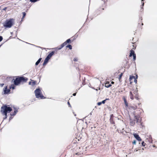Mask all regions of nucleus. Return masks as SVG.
I'll return each instance as SVG.
<instances>
[{
	"label": "nucleus",
	"instance_id": "nucleus-20",
	"mask_svg": "<svg viewBox=\"0 0 157 157\" xmlns=\"http://www.w3.org/2000/svg\"><path fill=\"white\" fill-rule=\"evenodd\" d=\"M130 108L135 110L137 109V106L136 105L131 106H130Z\"/></svg>",
	"mask_w": 157,
	"mask_h": 157
},
{
	"label": "nucleus",
	"instance_id": "nucleus-30",
	"mask_svg": "<svg viewBox=\"0 0 157 157\" xmlns=\"http://www.w3.org/2000/svg\"><path fill=\"white\" fill-rule=\"evenodd\" d=\"M133 48H132L133 49H135L136 48V45H133Z\"/></svg>",
	"mask_w": 157,
	"mask_h": 157
},
{
	"label": "nucleus",
	"instance_id": "nucleus-13",
	"mask_svg": "<svg viewBox=\"0 0 157 157\" xmlns=\"http://www.w3.org/2000/svg\"><path fill=\"white\" fill-rule=\"evenodd\" d=\"M134 137L137 140L139 141L141 140V139L140 137L139 136V135L137 134H133Z\"/></svg>",
	"mask_w": 157,
	"mask_h": 157
},
{
	"label": "nucleus",
	"instance_id": "nucleus-8",
	"mask_svg": "<svg viewBox=\"0 0 157 157\" xmlns=\"http://www.w3.org/2000/svg\"><path fill=\"white\" fill-rule=\"evenodd\" d=\"M133 79L134 80V82H135L136 83H137V80H136V78L134 76H130L129 78V81L131 84L132 83H133V81L132 80Z\"/></svg>",
	"mask_w": 157,
	"mask_h": 157
},
{
	"label": "nucleus",
	"instance_id": "nucleus-41",
	"mask_svg": "<svg viewBox=\"0 0 157 157\" xmlns=\"http://www.w3.org/2000/svg\"><path fill=\"white\" fill-rule=\"evenodd\" d=\"M6 8H4V9H3V10H6Z\"/></svg>",
	"mask_w": 157,
	"mask_h": 157
},
{
	"label": "nucleus",
	"instance_id": "nucleus-38",
	"mask_svg": "<svg viewBox=\"0 0 157 157\" xmlns=\"http://www.w3.org/2000/svg\"><path fill=\"white\" fill-rule=\"evenodd\" d=\"M15 38L14 37H12V36H11L10 37V39H12V38Z\"/></svg>",
	"mask_w": 157,
	"mask_h": 157
},
{
	"label": "nucleus",
	"instance_id": "nucleus-14",
	"mask_svg": "<svg viewBox=\"0 0 157 157\" xmlns=\"http://www.w3.org/2000/svg\"><path fill=\"white\" fill-rule=\"evenodd\" d=\"M55 53L54 51H52L51 53H49L47 56V58L49 59L52 57V56L54 55Z\"/></svg>",
	"mask_w": 157,
	"mask_h": 157
},
{
	"label": "nucleus",
	"instance_id": "nucleus-11",
	"mask_svg": "<svg viewBox=\"0 0 157 157\" xmlns=\"http://www.w3.org/2000/svg\"><path fill=\"white\" fill-rule=\"evenodd\" d=\"M123 99L124 100V103L125 105V107L127 108L128 106V103L125 97L124 96L123 97Z\"/></svg>",
	"mask_w": 157,
	"mask_h": 157
},
{
	"label": "nucleus",
	"instance_id": "nucleus-33",
	"mask_svg": "<svg viewBox=\"0 0 157 157\" xmlns=\"http://www.w3.org/2000/svg\"><path fill=\"white\" fill-rule=\"evenodd\" d=\"M135 98L137 100H138L139 99V98H138V97L137 96H136V95L135 97Z\"/></svg>",
	"mask_w": 157,
	"mask_h": 157
},
{
	"label": "nucleus",
	"instance_id": "nucleus-18",
	"mask_svg": "<svg viewBox=\"0 0 157 157\" xmlns=\"http://www.w3.org/2000/svg\"><path fill=\"white\" fill-rule=\"evenodd\" d=\"M130 98L132 100H133L134 99V98L133 97V95L132 94V93L131 91L130 92Z\"/></svg>",
	"mask_w": 157,
	"mask_h": 157
},
{
	"label": "nucleus",
	"instance_id": "nucleus-22",
	"mask_svg": "<svg viewBox=\"0 0 157 157\" xmlns=\"http://www.w3.org/2000/svg\"><path fill=\"white\" fill-rule=\"evenodd\" d=\"M123 73H122L121 74L119 75L118 78L120 81L121 79V77L123 75Z\"/></svg>",
	"mask_w": 157,
	"mask_h": 157
},
{
	"label": "nucleus",
	"instance_id": "nucleus-31",
	"mask_svg": "<svg viewBox=\"0 0 157 157\" xmlns=\"http://www.w3.org/2000/svg\"><path fill=\"white\" fill-rule=\"evenodd\" d=\"M132 143L133 144H136V140H134L132 142Z\"/></svg>",
	"mask_w": 157,
	"mask_h": 157
},
{
	"label": "nucleus",
	"instance_id": "nucleus-35",
	"mask_svg": "<svg viewBox=\"0 0 157 157\" xmlns=\"http://www.w3.org/2000/svg\"><path fill=\"white\" fill-rule=\"evenodd\" d=\"M77 36L76 34L73 37V39H74L76 36Z\"/></svg>",
	"mask_w": 157,
	"mask_h": 157
},
{
	"label": "nucleus",
	"instance_id": "nucleus-24",
	"mask_svg": "<svg viewBox=\"0 0 157 157\" xmlns=\"http://www.w3.org/2000/svg\"><path fill=\"white\" fill-rule=\"evenodd\" d=\"M22 14L23 15V17L22 18V19L24 18L25 17L26 15V13L25 12H23L22 13Z\"/></svg>",
	"mask_w": 157,
	"mask_h": 157
},
{
	"label": "nucleus",
	"instance_id": "nucleus-29",
	"mask_svg": "<svg viewBox=\"0 0 157 157\" xmlns=\"http://www.w3.org/2000/svg\"><path fill=\"white\" fill-rule=\"evenodd\" d=\"M67 104H68V105L69 106V107H71V106L70 104V103L69 102V101H68L67 102Z\"/></svg>",
	"mask_w": 157,
	"mask_h": 157
},
{
	"label": "nucleus",
	"instance_id": "nucleus-16",
	"mask_svg": "<svg viewBox=\"0 0 157 157\" xmlns=\"http://www.w3.org/2000/svg\"><path fill=\"white\" fill-rule=\"evenodd\" d=\"M49 59L47 58V57L45 58V59L44 60V62L43 63V65L45 66L46 64L48 63V62Z\"/></svg>",
	"mask_w": 157,
	"mask_h": 157
},
{
	"label": "nucleus",
	"instance_id": "nucleus-26",
	"mask_svg": "<svg viewBox=\"0 0 157 157\" xmlns=\"http://www.w3.org/2000/svg\"><path fill=\"white\" fill-rule=\"evenodd\" d=\"M146 144L144 142V141H143L142 143V145L143 146H145Z\"/></svg>",
	"mask_w": 157,
	"mask_h": 157
},
{
	"label": "nucleus",
	"instance_id": "nucleus-2",
	"mask_svg": "<svg viewBox=\"0 0 157 157\" xmlns=\"http://www.w3.org/2000/svg\"><path fill=\"white\" fill-rule=\"evenodd\" d=\"M12 110V108L10 107H8L7 105H4L2 107L1 112L3 115H5L4 119L7 118V113H10Z\"/></svg>",
	"mask_w": 157,
	"mask_h": 157
},
{
	"label": "nucleus",
	"instance_id": "nucleus-28",
	"mask_svg": "<svg viewBox=\"0 0 157 157\" xmlns=\"http://www.w3.org/2000/svg\"><path fill=\"white\" fill-rule=\"evenodd\" d=\"M78 58H75L74 59V61H77L78 60Z\"/></svg>",
	"mask_w": 157,
	"mask_h": 157
},
{
	"label": "nucleus",
	"instance_id": "nucleus-43",
	"mask_svg": "<svg viewBox=\"0 0 157 157\" xmlns=\"http://www.w3.org/2000/svg\"><path fill=\"white\" fill-rule=\"evenodd\" d=\"M142 19H141V21L142 20Z\"/></svg>",
	"mask_w": 157,
	"mask_h": 157
},
{
	"label": "nucleus",
	"instance_id": "nucleus-32",
	"mask_svg": "<svg viewBox=\"0 0 157 157\" xmlns=\"http://www.w3.org/2000/svg\"><path fill=\"white\" fill-rule=\"evenodd\" d=\"M102 104V102H99L98 103V105H100Z\"/></svg>",
	"mask_w": 157,
	"mask_h": 157
},
{
	"label": "nucleus",
	"instance_id": "nucleus-40",
	"mask_svg": "<svg viewBox=\"0 0 157 157\" xmlns=\"http://www.w3.org/2000/svg\"><path fill=\"white\" fill-rule=\"evenodd\" d=\"M136 79H137V77H138L137 75H136Z\"/></svg>",
	"mask_w": 157,
	"mask_h": 157
},
{
	"label": "nucleus",
	"instance_id": "nucleus-4",
	"mask_svg": "<svg viewBox=\"0 0 157 157\" xmlns=\"http://www.w3.org/2000/svg\"><path fill=\"white\" fill-rule=\"evenodd\" d=\"M34 93L36 98L40 99H44L45 98L42 93L41 90L40 88L36 89L35 90Z\"/></svg>",
	"mask_w": 157,
	"mask_h": 157
},
{
	"label": "nucleus",
	"instance_id": "nucleus-42",
	"mask_svg": "<svg viewBox=\"0 0 157 157\" xmlns=\"http://www.w3.org/2000/svg\"><path fill=\"white\" fill-rule=\"evenodd\" d=\"M143 25V23H141V25Z\"/></svg>",
	"mask_w": 157,
	"mask_h": 157
},
{
	"label": "nucleus",
	"instance_id": "nucleus-6",
	"mask_svg": "<svg viewBox=\"0 0 157 157\" xmlns=\"http://www.w3.org/2000/svg\"><path fill=\"white\" fill-rule=\"evenodd\" d=\"M77 150H78V151L75 154L74 156L75 157L76 155H77L78 156V157H80L81 155L82 154V149L80 147L77 148Z\"/></svg>",
	"mask_w": 157,
	"mask_h": 157
},
{
	"label": "nucleus",
	"instance_id": "nucleus-23",
	"mask_svg": "<svg viewBox=\"0 0 157 157\" xmlns=\"http://www.w3.org/2000/svg\"><path fill=\"white\" fill-rule=\"evenodd\" d=\"M67 48H68L70 49H72V47L71 45L69 44L66 46Z\"/></svg>",
	"mask_w": 157,
	"mask_h": 157
},
{
	"label": "nucleus",
	"instance_id": "nucleus-7",
	"mask_svg": "<svg viewBox=\"0 0 157 157\" xmlns=\"http://www.w3.org/2000/svg\"><path fill=\"white\" fill-rule=\"evenodd\" d=\"M71 40H67L65 42L62 44L60 46L58 47L57 48L58 50L60 49L66 45L67 43H70L71 42Z\"/></svg>",
	"mask_w": 157,
	"mask_h": 157
},
{
	"label": "nucleus",
	"instance_id": "nucleus-10",
	"mask_svg": "<svg viewBox=\"0 0 157 157\" xmlns=\"http://www.w3.org/2000/svg\"><path fill=\"white\" fill-rule=\"evenodd\" d=\"M114 116L113 114H112L110 116V118L109 119V121L112 124H115V123L113 119Z\"/></svg>",
	"mask_w": 157,
	"mask_h": 157
},
{
	"label": "nucleus",
	"instance_id": "nucleus-12",
	"mask_svg": "<svg viewBox=\"0 0 157 157\" xmlns=\"http://www.w3.org/2000/svg\"><path fill=\"white\" fill-rule=\"evenodd\" d=\"M7 86L5 87L4 89V91L5 94H7L9 93L10 91V89H7Z\"/></svg>",
	"mask_w": 157,
	"mask_h": 157
},
{
	"label": "nucleus",
	"instance_id": "nucleus-21",
	"mask_svg": "<svg viewBox=\"0 0 157 157\" xmlns=\"http://www.w3.org/2000/svg\"><path fill=\"white\" fill-rule=\"evenodd\" d=\"M17 112V109H15V111L14 112V113L12 114H10L11 116H14L16 114Z\"/></svg>",
	"mask_w": 157,
	"mask_h": 157
},
{
	"label": "nucleus",
	"instance_id": "nucleus-5",
	"mask_svg": "<svg viewBox=\"0 0 157 157\" xmlns=\"http://www.w3.org/2000/svg\"><path fill=\"white\" fill-rule=\"evenodd\" d=\"M139 117L138 115H135L133 120L130 119V124L132 126H133L135 124L136 121V122H139Z\"/></svg>",
	"mask_w": 157,
	"mask_h": 157
},
{
	"label": "nucleus",
	"instance_id": "nucleus-25",
	"mask_svg": "<svg viewBox=\"0 0 157 157\" xmlns=\"http://www.w3.org/2000/svg\"><path fill=\"white\" fill-rule=\"evenodd\" d=\"M144 1V0H142V6H141V8L142 9H143V7L144 5V2H143Z\"/></svg>",
	"mask_w": 157,
	"mask_h": 157
},
{
	"label": "nucleus",
	"instance_id": "nucleus-27",
	"mask_svg": "<svg viewBox=\"0 0 157 157\" xmlns=\"http://www.w3.org/2000/svg\"><path fill=\"white\" fill-rule=\"evenodd\" d=\"M108 99H106L105 100L102 101L101 102H102V103L104 104L105 103L106 100Z\"/></svg>",
	"mask_w": 157,
	"mask_h": 157
},
{
	"label": "nucleus",
	"instance_id": "nucleus-39",
	"mask_svg": "<svg viewBox=\"0 0 157 157\" xmlns=\"http://www.w3.org/2000/svg\"><path fill=\"white\" fill-rule=\"evenodd\" d=\"M111 84H113L114 83V82L113 81H112L111 82Z\"/></svg>",
	"mask_w": 157,
	"mask_h": 157
},
{
	"label": "nucleus",
	"instance_id": "nucleus-36",
	"mask_svg": "<svg viewBox=\"0 0 157 157\" xmlns=\"http://www.w3.org/2000/svg\"><path fill=\"white\" fill-rule=\"evenodd\" d=\"M0 39H3L2 37L1 36H0Z\"/></svg>",
	"mask_w": 157,
	"mask_h": 157
},
{
	"label": "nucleus",
	"instance_id": "nucleus-34",
	"mask_svg": "<svg viewBox=\"0 0 157 157\" xmlns=\"http://www.w3.org/2000/svg\"><path fill=\"white\" fill-rule=\"evenodd\" d=\"M4 85V84L3 83H2V84H0V86H1V87H2Z\"/></svg>",
	"mask_w": 157,
	"mask_h": 157
},
{
	"label": "nucleus",
	"instance_id": "nucleus-9",
	"mask_svg": "<svg viewBox=\"0 0 157 157\" xmlns=\"http://www.w3.org/2000/svg\"><path fill=\"white\" fill-rule=\"evenodd\" d=\"M132 56H133V60H135L136 59V55L134 51L132 49L130 51L129 56L131 57Z\"/></svg>",
	"mask_w": 157,
	"mask_h": 157
},
{
	"label": "nucleus",
	"instance_id": "nucleus-3",
	"mask_svg": "<svg viewBox=\"0 0 157 157\" xmlns=\"http://www.w3.org/2000/svg\"><path fill=\"white\" fill-rule=\"evenodd\" d=\"M15 21V19L13 18L7 20L4 23L3 26L6 28H10L14 24Z\"/></svg>",
	"mask_w": 157,
	"mask_h": 157
},
{
	"label": "nucleus",
	"instance_id": "nucleus-15",
	"mask_svg": "<svg viewBox=\"0 0 157 157\" xmlns=\"http://www.w3.org/2000/svg\"><path fill=\"white\" fill-rule=\"evenodd\" d=\"M31 80L32 81V82L30 81L29 82V85H31L33 86H34L36 84V82L32 79H31Z\"/></svg>",
	"mask_w": 157,
	"mask_h": 157
},
{
	"label": "nucleus",
	"instance_id": "nucleus-1",
	"mask_svg": "<svg viewBox=\"0 0 157 157\" xmlns=\"http://www.w3.org/2000/svg\"><path fill=\"white\" fill-rule=\"evenodd\" d=\"M28 80V78L24 76L18 77L16 78L14 80L13 83L14 85H11L10 86V89H15V85L18 86L21 84H23L27 82Z\"/></svg>",
	"mask_w": 157,
	"mask_h": 157
},
{
	"label": "nucleus",
	"instance_id": "nucleus-37",
	"mask_svg": "<svg viewBox=\"0 0 157 157\" xmlns=\"http://www.w3.org/2000/svg\"><path fill=\"white\" fill-rule=\"evenodd\" d=\"M76 95V93H74L73 94V95L74 96H75Z\"/></svg>",
	"mask_w": 157,
	"mask_h": 157
},
{
	"label": "nucleus",
	"instance_id": "nucleus-19",
	"mask_svg": "<svg viewBox=\"0 0 157 157\" xmlns=\"http://www.w3.org/2000/svg\"><path fill=\"white\" fill-rule=\"evenodd\" d=\"M42 59L41 58H40L35 63V65H37L40 62Z\"/></svg>",
	"mask_w": 157,
	"mask_h": 157
},
{
	"label": "nucleus",
	"instance_id": "nucleus-17",
	"mask_svg": "<svg viewBox=\"0 0 157 157\" xmlns=\"http://www.w3.org/2000/svg\"><path fill=\"white\" fill-rule=\"evenodd\" d=\"M105 86L107 88L111 86V85L109 84V82H107L105 84Z\"/></svg>",
	"mask_w": 157,
	"mask_h": 157
}]
</instances>
